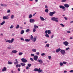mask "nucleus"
Returning <instances> with one entry per match:
<instances>
[{
    "instance_id": "1",
    "label": "nucleus",
    "mask_w": 73,
    "mask_h": 73,
    "mask_svg": "<svg viewBox=\"0 0 73 73\" xmlns=\"http://www.w3.org/2000/svg\"><path fill=\"white\" fill-rule=\"evenodd\" d=\"M34 70L36 71V72H37H37H42V70H41L40 68H39V69L35 68L34 69Z\"/></svg>"
},
{
    "instance_id": "2",
    "label": "nucleus",
    "mask_w": 73,
    "mask_h": 73,
    "mask_svg": "<svg viewBox=\"0 0 73 73\" xmlns=\"http://www.w3.org/2000/svg\"><path fill=\"white\" fill-rule=\"evenodd\" d=\"M58 18H55V17H53L51 18L52 20L55 21V22H58Z\"/></svg>"
},
{
    "instance_id": "3",
    "label": "nucleus",
    "mask_w": 73,
    "mask_h": 73,
    "mask_svg": "<svg viewBox=\"0 0 73 73\" xmlns=\"http://www.w3.org/2000/svg\"><path fill=\"white\" fill-rule=\"evenodd\" d=\"M14 40V39L13 38H12L11 40H6V42H9V43H12L13 42Z\"/></svg>"
},
{
    "instance_id": "4",
    "label": "nucleus",
    "mask_w": 73,
    "mask_h": 73,
    "mask_svg": "<svg viewBox=\"0 0 73 73\" xmlns=\"http://www.w3.org/2000/svg\"><path fill=\"white\" fill-rule=\"evenodd\" d=\"M56 12V11H53V12H50L49 15L50 16H51L52 17L53 15L54 14H55Z\"/></svg>"
},
{
    "instance_id": "5",
    "label": "nucleus",
    "mask_w": 73,
    "mask_h": 73,
    "mask_svg": "<svg viewBox=\"0 0 73 73\" xmlns=\"http://www.w3.org/2000/svg\"><path fill=\"white\" fill-rule=\"evenodd\" d=\"M60 52L61 54H62L64 55L65 53V51L64 50H61V49Z\"/></svg>"
},
{
    "instance_id": "6",
    "label": "nucleus",
    "mask_w": 73,
    "mask_h": 73,
    "mask_svg": "<svg viewBox=\"0 0 73 73\" xmlns=\"http://www.w3.org/2000/svg\"><path fill=\"white\" fill-rule=\"evenodd\" d=\"M33 58L35 60H37L38 59V56L37 55H34Z\"/></svg>"
},
{
    "instance_id": "7",
    "label": "nucleus",
    "mask_w": 73,
    "mask_h": 73,
    "mask_svg": "<svg viewBox=\"0 0 73 73\" xmlns=\"http://www.w3.org/2000/svg\"><path fill=\"white\" fill-rule=\"evenodd\" d=\"M21 60H22L23 62H27V60L25 58H22L21 59Z\"/></svg>"
},
{
    "instance_id": "8",
    "label": "nucleus",
    "mask_w": 73,
    "mask_h": 73,
    "mask_svg": "<svg viewBox=\"0 0 73 73\" xmlns=\"http://www.w3.org/2000/svg\"><path fill=\"white\" fill-rule=\"evenodd\" d=\"M63 44H65V46H68L69 44L68 42H67V41H65V42H63Z\"/></svg>"
},
{
    "instance_id": "9",
    "label": "nucleus",
    "mask_w": 73,
    "mask_h": 73,
    "mask_svg": "<svg viewBox=\"0 0 73 73\" xmlns=\"http://www.w3.org/2000/svg\"><path fill=\"white\" fill-rule=\"evenodd\" d=\"M3 19H8L9 18L8 16H4L3 17Z\"/></svg>"
},
{
    "instance_id": "10",
    "label": "nucleus",
    "mask_w": 73,
    "mask_h": 73,
    "mask_svg": "<svg viewBox=\"0 0 73 73\" xmlns=\"http://www.w3.org/2000/svg\"><path fill=\"white\" fill-rule=\"evenodd\" d=\"M2 72H6V71H7V68L6 67H4L2 69Z\"/></svg>"
},
{
    "instance_id": "11",
    "label": "nucleus",
    "mask_w": 73,
    "mask_h": 73,
    "mask_svg": "<svg viewBox=\"0 0 73 73\" xmlns=\"http://www.w3.org/2000/svg\"><path fill=\"white\" fill-rule=\"evenodd\" d=\"M38 62H39L40 64H41L42 63H43V62L42 60H41V59H38Z\"/></svg>"
},
{
    "instance_id": "12",
    "label": "nucleus",
    "mask_w": 73,
    "mask_h": 73,
    "mask_svg": "<svg viewBox=\"0 0 73 73\" xmlns=\"http://www.w3.org/2000/svg\"><path fill=\"white\" fill-rule=\"evenodd\" d=\"M17 50H13L12 51L11 53L12 54H13V53H16L17 52Z\"/></svg>"
},
{
    "instance_id": "13",
    "label": "nucleus",
    "mask_w": 73,
    "mask_h": 73,
    "mask_svg": "<svg viewBox=\"0 0 73 73\" xmlns=\"http://www.w3.org/2000/svg\"><path fill=\"white\" fill-rule=\"evenodd\" d=\"M30 22L31 23H33V22H35V20L33 19H30Z\"/></svg>"
},
{
    "instance_id": "14",
    "label": "nucleus",
    "mask_w": 73,
    "mask_h": 73,
    "mask_svg": "<svg viewBox=\"0 0 73 73\" xmlns=\"http://www.w3.org/2000/svg\"><path fill=\"white\" fill-rule=\"evenodd\" d=\"M64 6H65V7H67V8L69 7V5H68V4H64Z\"/></svg>"
},
{
    "instance_id": "15",
    "label": "nucleus",
    "mask_w": 73,
    "mask_h": 73,
    "mask_svg": "<svg viewBox=\"0 0 73 73\" xmlns=\"http://www.w3.org/2000/svg\"><path fill=\"white\" fill-rule=\"evenodd\" d=\"M61 50V48H59L58 49H56V52H58L60 51Z\"/></svg>"
},
{
    "instance_id": "16",
    "label": "nucleus",
    "mask_w": 73,
    "mask_h": 73,
    "mask_svg": "<svg viewBox=\"0 0 73 73\" xmlns=\"http://www.w3.org/2000/svg\"><path fill=\"white\" fill-rule=\"evenodd\" d=\"M59 7L60 8V9H65V7L62 5L60 6Z\"/></svg>"
},
{
    "instance_id": "17",
    "label": "nucleus",
    "mask_w": 73,
    "mask_h": 73,
    "mask_svg": "<svg viewBox=\"0 0 73 73\" xmlns=\"http://www.w3.org/2000/svg\"><path fill=\"white\" fill-rule=\"evenodd\" d=\"M21 66L20 64H18L16 65V68H18V67H19V68H20Z\"/></svg>"
},
{
    "instance_id": "18",
    "label": "nucleus",
    "mask_w": 73,
    "mask_h": 73,
    "mask_svg": "<svg viewBox=\"0 0 73 73\" xmlns=\"http://www.w3.org/2000/svg\"><path fill=\"white\" fill-rule=\"evenodd\" d=\"M5 23V21H3V22H2V23H1L0 25H4V24Z\"/></svg>"
},
{
    "instance_id": "19",
    "label": "nucleus",
    "mask_w": 73,
    "mask_h": 73,
    "mask_svg": "<svg viewBox=\"0 0 73 73\" xmlns=\"http://www.w3.org/2000/svg\"><path fill=\"white\" fill-rule=\"evenodd\" d=\"M40 19H41V21H44L45 19H44L43 18V17H40Z\"/></svg>"
},
{
    "instance_id": "20",
    "label": "nucleus",
    "mask_w": 73,
    "mask_h": 73,
    "mask_svg": "<svg viewBox=\"0 0 73 73\" xmlns=\"http://www.w3.org/2000/svg\"><path fill=\"white\" fill-rule=\"evenodd\" d=\"M32 51H33L34 52H36V50L35 48H33V49H32Z\"/></svg>"
},
{
    "instance_id": "21",
    "label": "nucleus",
    "mask_w": 73,
    "mask_h": 73,
    "mask_svg": "<svg viewBox=\"0 0 73 73\" xmlns=\"http://www.w3.org/2000/svg\"><path fill=\"white\" fill-rule=\"evenodd\" d=\"M21 64L22 66H24L26 64L25 63H21Z\"/></svg>"
},
{
    "instance_id": "22",
    "label": "nucleus",
    "mask_w": 73,
    "mask_h": 73,
    "mask_svg": "<svg viewBox=\"0 0 73 73\" xmlns=\"http://www.w3.org/2000/svg\"><path fill=\"white\" fill-rule=\"evenodd\" d=\"M14 63L15 64H17L19 63V62L18 61H16V62H14Z\"/></svg>"
},
{
    "instance_id": "23",
    "label": "nucleus",
    "mask_w": 73,
    "mask_h": 73,
    "mask_svg": "<svg viewBox=\"0 0 73 73\" xmlns=\"http://www.w3.org/2000/svg\"><path fill=\"white\" fill-rule=\"evenodd\" d=\"M24 33V30H22L21 31V34H23Z\"/></svg>"
},
{
    "instance_id": "24",
    "label": "nucleus",
    "mask_w": 73,
    "mask_h": 73,
    "mask_svg": "<svg viewBox=\"0 0 73 73\" xmlns=\"http://www.w3.org/2000/svg\"><path fill=\"white\" fill-rule=\"evenodd\" d=\"M37 39L36 38H33V42H35L36 40Z\"/></svg>"
},
{
    "instance_id": "25",
    "label": "nucleus",
    "mask_w": 73,
    "mask_h": 73,
    "mask_svg": "<svg viewBox=\"0 0 73 73\" xmlns=\"http://www.w3.org/2000/svg\"><path fill=\"white\" fill-rule=\"evenodd\" d=\"M45 11L46 12V13H48L49 11V10L48 9H46V10H45Z\"/></svg>"
},
{
    "instance_id": "26",
    "label": "nucleus",
    "mask_w": 73,
    "mask_h": 73,
    "mask_svg": "<svg viewBox=\"0 0 73 73\" xmlns=\"http://www.w3.org/2000/svg\"><path fill=\"white\" fill-rule=\"evenodd\" d=\"M25 40L26 42H29L30 40V39H28L27 38L25 39Z\"/></svg>"
},
{
    "instance_id": "27",
    "label": "nucleus",
    "mask_w": 73,
    "mask_h": 73,
    "mask_svg": "<svg viewBox=\"0 0 73 73\" xmlns=\"http://www.w3.org/2000/svg\"><path fill=\"white\" fill-rule=\"evenodd\" d=\"M48 34H51V30H48Z\"/></svg>"
},
{
    "instance_id": "28",
    "label": "nucleus",
    "mask_w": 73,
    "mask_h": 73,
    "mask_svg": "<svg viewBox=\"0 0 73 73\" xmlns=\"http://www.w3.org/2000/svg\"><path fill=\"white\" fill-rule=\"evenodd\" d=\"M34 27H35V29H36V28H38V26H36V25H35L34 26Z\"/></svg>"
},
{
    "instance_id": "29",
    "label": "nucleus",
    "mask_w": 73,
    "mask_h": 73,
    "mask_svg": "<svg viewBox=\"0 0 73 73\" xmlns=\"http://www.w3.org/2000/svg\"><path fill=\"white\" fill-rule=\"evenodd\" d=\"M36 29H35V27H34V28L33 30V32H35L36 31Z\"/></svg>"
},
{
    "instance_id": "30",
    "label": "nucleus",
    "mask_w": 73,
    "mask_h": 73,
    "mask_svg": "<svg viewBox=\"0 0 73 73\" xmlns=\"http://www.w3.org/2000/svg\"><path fill=\"white\" fill-rule=\"evenodd\" d=\"M50 46L49 44H46L45 46V47H49Z\"/></svg>"
},
{
    "instance_id": "31",
    "label": "nucleus",
    "mask_w": 73,
    "mask_h": 73,
    "mask_svg": "<svg viewBox=\"0 0 73 73\" xmlns=\"http://www.w3.org/2000/svg\"><path fill=\"white\" fill-rule=\"evenodd\" d=\"M26 32L27 33H28V32H29V31H30V29H27L26 30Z\"/></svg>"
},
{
    "instance_id": "32",
    "label": "nucleus",
    "mask_w": 73,
    "mask_h": 73,
    "mask_svg": "<svg viewBox=\"0 0 73 73\" xmlns=\"http://www.w3.org/2000/svg\"><path fill=\"white\" fill-rule=\"evenodd\" d=\"M45 36H46L47 37H49V35L48 34H46L45 35Z\"/></svg>"
},
{
    "instance_id": "33",
    "label": "nucleus",
    "mask_w": 73,
    "mask_h": 73,
    "mask_svg": "<svg viewBox=\"0 0 73 73\" xmlns=\"http://www.w3.org/2000/svg\"><path fill=\"white\" fill-rule=\"evenodd\" d=\"M29 18H32L33 16L32 14H30V15H29Z\"/></svg>"
},
{
    "instance_id": "34",
    "label": "nucleus",
    "mask_w": 73,
    "mask_h": 73,
    "mask_svg": "<svg viewBox=\"0 0 73 73\" xmlns=\"http://www.w3.org/2000/svg\"><path fill=\"white\" fill-rule=\"evenodd\" d=\"M60 66H62L63 64V63L62 62H60Z\"/></svg>"
},
{
    "instance_id": "35",
    "label": "nucleus",
    "mask_w": 73,
    "mask_h": 73,
    "mask_svg": "<svg viewBox=\"0 0 73 73\" xmlns=\"http://www.w3.org/2000/svg\"><path fill=\"white\" fill-rule=\"evenodd\" d=\"M31 64H30L29 63L28 64V66L29 67V68H30V67H31Z\"/></svg>"
},
{
    "instance_id": "36",
    "label": "nucleus",
    "mask_w": 73,
    "mask_h": 73,
    "mask_svg": "<svg viewBox=\"0 0 73 73\" xmlns=\"http://www.w3.org/2000/svg\"><path fill=\"white\" fill-rule=\"evenodd\" d=\"M8 64H12V63L11 62H9V61H8Z\"/></svg>"
},
{
    "instance_id": "37",
    "label": "nucleus",
    "mask_w": 73,
    "mask_h": 73,
    "mask_svg": "<svg viewBox=\"0 0 73 73\" xmlns=\"http://www.w3.org/2000/svg\"><path fill=\"white\" fill-rule=\"evenodd\" d=\"M23 54V52H19V55H22V54Z\"/></svg>"
},
{
    "instance_id": "38",
    "label": "nucleus",
    "mask_w": 73,
    "mask_h": 73,
    "mask_svg": "<svg viewBox=\"0 0 73 73\" xmlns=\"http://www.w3.org/2000/svg\"><path fill=\"white\" fill-rule=\"evenodd\" d=\"M66 1V0H62L61 2H65Z\"/></svg>"
},
{
    "instance_id": "39",
    "label": "nucleus",
    "mask_w": 73,
    "mask_h": 73,
    "mask_svg": "<svg viewBox=\"0 0 73 73\" xmlns=\"http://www.w3.org/2000/svg\"><path fill=\"white\" fill-rule=\"evenodd\" d=\"M14 27V26L13 25H11L10 27V29H12Z\"/></svg>"
},
{
    "instance_id": "40",
    "label": "nucleus",
    "mask_w": 73,
    "mask_h": 73,
    "mask_svg": "<svg viewBox=\"0 0 73 73\" xmlns=\"http://www.w3.org/2000/svg\"><path fill=\"white\" fill-rule=\"evenodd\" d=\"M60 25H61V26H62V27H64V26H65V25H63L62 23H61L60 24Z\"/></svg>"
},
{
    "instance_id": "41",
    "label": "nucleus",
    "mask_w": 73,
    "mask_h": 73,
    "mask_svg": "<svg viewBox=\"0 0 73 73\" xmlns=\"http://www.w3.org/2000/svg\"><path fill=\"white\" fill-rule=\"evenodd\" d=\"M14 17V15H11V19H13V18Z\"/></svg>"
},
{
    "instance_id": "42",
    "label": "nucleus",
    "mask_w": 73,
    "mask_h": 73,
    "mask_svg": "<svg viewBox=\"0 0 73 73\" xmlns=\"http://www.w3.org/2000/svg\"><path fill=\"white\" fill-rule=\"evenodd\" d=\"M19 25H17V26L16 27V29H18L19 28Z\"/></svg>"
},
{
    "instance_id": "43",
    "label": "nucleus",
    "mask_w": 73,
    "mask_h": 73,
    "mask_svg": "<svg viewBox=\"0 0 73 73\" xmlns=\"http://www.w3.org/2000/svg\"><path fill=\"white\" fill-rule=\"evenodd\" d=\"M45 55V53H42V54H41V55L42 56H44V55Z\"/></svg>"
},
{
    "instance_id": "44",
    "label": "nucleus",
    "mask_w": 73,
    "mask_h": 73,
    "mask_svg": "<svg viewBox=\"0 0 73 73\" xmlns=\"http://www.w3.org/2000/svg\"><path fill=\"white\" fill-rule=\"evenodd\" d=\"M48 33V31L46 30V31L45 32V33L46 34H47Z\"/></svg>"
},
{
    "instance_id": "45",
    "label": "nucleus",
    "mask_w": 73,
    "mask_h": 73,
    "mask_svg": "<svg viewBox=\"0 0 73 73\" xmlns=\"http://www.w3.org/2000/svg\"><path fill=\"white\" fill-rule=\"evenodd\" d=\"M30 60H31L32 61H34L33 59V58H30Z\"/></svg>"
},
{
    "instance_id": "46",
    "label": "nucleus",
    "mask_w": 73,
    "mask_h": 73,
    "mask_svg": "<svg viewBox=\"0 0 73 73\" xmlns=\"http://www.w3.org/2000/svg\"><path fill=\"white\" fill-rule=\"evenodd\" d=\"M36 54L37 55H39L40 52H36Z\"/></svg>"
},
{
    "instance_id": "47",
    "label": "nucleus",
    "mask_w": 73,
    "mask_h": 73,
    "mask_svg": "<svg viewBox=\"0 0 73 73\" xmlns=\"http://www.w3.org/2000/svg\"><path fill=\"white\" fill-rule=\"evenodd\" d=\"M48 58H49V59L50 60L51 59V56H48Z\"/></svg>"
},
{
    "instance_id": "48",
    "label": "nucleus",
    "mask_w": 73,
    "mask_h": 73,
    "mask_svg": "<svg viewBox=\"0 0 73 73\" xmlns=\"http://www.w3.org/2000/svg\"><path fill=\"white\" fill-rule=\"evenodd\" d=\"M31 37L30 38L31 39H33V36L32 35H31Z\"/></svg>"
},
{
    "instance_id": "49",
    "label": "nucleus",
    "mask_w": 73,
    "mask_h": 73,
    "mask_svg": "<svg viewBox=\"0 0 73 73\" xmlns=\"http://www.w3.org/2000/svg\"><path fill=\"white\" fill-rule=\"evenodd\" d=\"M70 47H67V48H66V50H69V49H70Z\"/></svg>"
},
{
    "instance_id": "50",
    "label": "nucleus",
    "mask_w": 73,
    "mask_h": 73,
    "mask_svg": "<svg viewBox=\"0 0 73 73\" xmlns=\"http://www.w3.org/2000/svg\"><path fill=\"white\" fill-rule=\"evenodd\" d=\"M64 18L65 20H67L68 19V18H67L66 17H64Z\"/></svg>"
},
{
    "instance_id": "51",
    "label": "nucleus",
    "mask_w": 73,
    "mask_h": 73,
    "mask_svg": "<svg viewBox=\"0 0 73 73\" xmlns=\"http://www.w3.org/2000/svg\"><path fill=\"white\" fill-rule=\"evenodd\" d=\"M70 73H72V72H73V70H70Z\"/></svg>"
},
{
    "instance_id": "52",
    "label": "nucleus",
    "mask_w": 73,
    "mask_h": 73,
    "mask_svg": "<svg viewBox=\"0 0 73 73\" xmlns=\"http://www.w3.org/2000/svg\"><path fill=\"white\" fill-rule=\"evenodd\" d=\"M3 6H7V5L6 4H5V5H3Z\"/></svg>"
},
{
    "instance_id": "53",
    "label": "nucleus",
    "mask_w": 73,
    "mask_h": 73,
    "mask_svg": "<svg viewBox=\"0 0 73 73\" xmlns=\"http://www.w3.org/2000/svg\"><path fill=\"white\" fill-rule=\"evenodd\" d=\"M10 12V10H7V13H9Z\"/></svg>"
},
{
    "instance_id": "54",
    "label": "nucleus",
    "mask_w": 73,
    "mask_h": 73,
    "mask_svg": "<svg viewBox=\"0 0 73 73\" xmlns=\"http://www.w3.org/2000/svg\"><path fill=\"white\" fill-rule=\"evenodd\" d=\"M21 40H24V38H21Z\"/></svg>"
},
{
    "instance_id": "55",
    "label": "nucleus",
    "mask_w": 73,
    "mask_h": 73,
    "mask_svg": "<svg viewBox=\"0 0 73 73\" xmlns=\"http://www.w3.org/2000/svg\"><path fill=\"white\" fill-rule=\"evenodd\" d=\"M63 63L64 64H66V63H67V62H63Z\"/></svg>"
},
{
    "instance_id": "56",
    "label": "nucleus",
    "mask_w": 73,
    "mask_h": 73,
    "mask_svg": "<svg viewBox=\"0 0 73 73\" xmlns=\"http://www.w3.org/2000/svg\"><path fill=\"white\" fill-rule=\"evenodd\" d=\"M31 56H34L35 55V54H31Z\"/></svg>"
},
{
    "instance_id": "57",
    "label": "nucleus",
    "mask_w": 73,
    "mask_h": 73,
    "mask_svg": "<svg viewBox=\"0 0 73 73\" xmlns=\"http://www.w3.org/2000/svg\"><path fill=\"white\" fill-rule=\"evenodd\" d=\"M29 69V66H27V67H26V69Z\"/></svg>"
},
{
    "instance_id": "58",
    "label": "nucleus",
    "mask_w": 73,
    "mask_h": 73,
    "mask_svg": "<svg viewBox=\"0 0 73 73\" xmlns=\"http://www.w3.org/2000/svg\"><path fill=\"white\" fill-rule=\"evenodd\" d=\"M8 48H9V49H11V47H7Z\"/></svg>"
},
{
    "instance_id": "59",
    "label": "nucleus",
    "mask_w": 73,
    "mask_h": 73,
    "mask_svg": "<svg viewBox=\"0 0 73 73\" xmlns=\"http://www.w3.org/2000/svg\"><path fill=\"white\" fill-rule=\"evenodd\" d=\"M20 68H18V71H19V72H20Z\"/></svg>"
},
{
    "instance_id": "60",
    "label": "nucleus",
    "mask_w": 73,
    "mask_h": 73,
    "mask_svg": "<svg viewBox=\"0 0 73 73\" xmlns=\"http://www.w3.org/2000/svg\"><path fill=\"white\" fill-rule=\"evenodd\" d=\"M45 8H48V6H47V5H45Z\"/></svg>"
},
{
    "instance_id": "61",
    "label": "nucleus",
    "mask_w": 73,
    "mask_h": 73,
    "mask_svg": "<svg viewBox=\"0 0 73 73\" xmlns=\"http://www.w3.org/2000/svg\"><path fill=\"white\" fill-rule=\"evenodd\" d=\"M54 36V35H52L51 36V38H53V37Z\"/></svg>"
},
{
    "instance_id": "62",
    "label": "nucleus",
    "mask_w": 73,
    "mask_h": 73,
    "mask_svg": "<svg viewBox=\"0 0 73 73\" xmlns=\"http://www.w3.org/2000/svg\"><path fill=\"white\" fill-rule=\"evenodd\" d=\"M67 33H70V31H68Z\"/></svg>"
},
{
    "instance_id": "63",
    "label": "nucleus",
    "mask_w": 73,
    "mask_h": 73,
    "mask_svg": "<svg viewBox=\"0 0 73 73\" xmlns=\"http://www.w3.org/2000/svg\"><path fill=\"white\" fill-rule=\"evenodd\" d=\"M72 37H70V39H72Z\"/></svg>"
},
{
    "instance_id": "64",
    "label": "nucleus",
    "mask_w": 73,
    "mask_h": 73,
    "mask_svg": "<svg viewBox=\"0 0 73 73\" xmlns=\"http://www.w3.org/2000/svg\"><path fill=\"white\" fill-rule=\"evenodd\" d=\"M11 73H14V72L13 70H11Z\"/></svg>"
}]
</instances>
